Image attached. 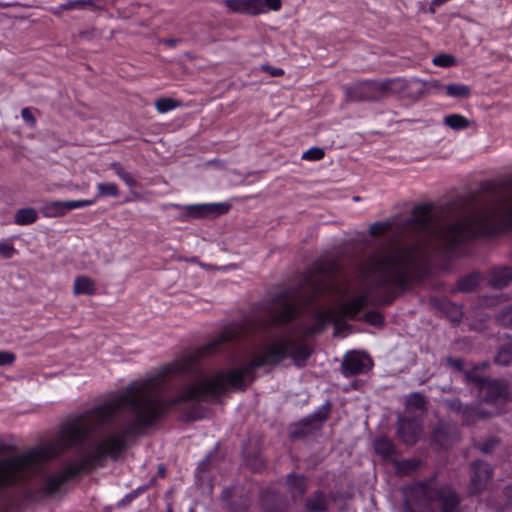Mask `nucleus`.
Masks as SVG:
<instances>
[{
	"instance_id": "1",
	"label": "nucleus",
	"mask_w": 512,
	"mask_h": 512,
	"mask_svg": "<svg viewBox=\"0 0 512 512\" xmlns=\"http://www.w3.org/2000/svg\"><path fill=\"white\" fill-rule=\"evenodd\" d=\"M250 334H253V318L243 325L224 329L212 341L163 366L153 376L128 385L122 393L103 404L68 419L60 426L54 440L0 460V490L39 475L46 461L72 447L83 446L99 427L114 420L116 422L111 433L102 436L61 470L47 475L39 493L53 496L80 472L91 470L106 457L116 459L126 448L128 437L137 436L143 428L154 424L173 406L193 401L192 397L186 395L187 386L176 397L165 399L163 393L170 378L192 371L200 359L216 353L221 345Z\"/></svg>"
},
{
	"instance_id": "2",
	"label": "nucleus",
	"mask_w": 512,
	"mask_h": 512,
	"mask_svg": "<svg viewBox=\"0 0 512 512\" xmlns=\"http://www.w3.org/2000/svg\"><path fill=\"white\" fill-rule=\"evenodd\" d=\"M486 190V198L459 197L442 205L435 213H432V203L418 204L411 217L395 225L390 222L371 224L370 235L379 236L392 230L395 244L370 253L360 264V281L367 282V289L340 304L338 313L354 318L377 291L408 285L418 266L420 245L403 244L401 240L404 238L434 237L446 246H453L512 228V181L489 183Z\"/></svg>"
},
{
	"instance_id": "3",
	"label": "nucleus",
	"mask_w": 512,
	"mask_h": 512,
	"mask_svg": "<svg viewBox=\"0 0 512 512\" xmlns=\"http://www.w3.org/2000/svg\"><path fill=\"white\" fill-rule=\"evenodd\" d=\"M315 323L311 326L297 324L292 331L282 333L278 338L269 344L262 345L256 352L253 359L242 367L232 369L228 372H217L212 377H201L187 385V396L192 400L201 401L215 399L224 394L228 387L245 389L246 379L249 382L254 380V370L268 365H277L289 357L298 367L305 365L312 354V349L304 342L303 338L313 336L322 331L328 322H335V335H343L349 328L345 322L335 319L333 310H315L313 312Z\"/></svg>"
},
{
	"instance_id": "4",
	"label": "nucleus",
	"mask_w": 512,
	"mask_h": 512,
	"mask_svg": "<svg viewBox=\"0 0 512 512\" xmlns=\"http://www.w3.org/2000/svg\"><path fill=\"white\" fill-rule=\"evenodd\" d=\"M391 80L361 81L344 87L346 98L353 102L378 101L391 90Z\"/></svg>"
},
{
	"instance_id": "5",
	"label": "nucleus",
	"mask_w": 512,
	"mask_h": 512,
	"mask_svg": "<svg viewBox=\"0 0 512 512\" xmlns=\"http://www.w3.org/2000/svg\"><path fill=\"white\" fill-rule=\"evenodd\" d=\"M328 414L329 407L324 406L314 414L303 418L291 427L290 437L292 439H300L313 431L319 430L328 418Z\"/></svg>"
},
{
	"instance_id": "6",
	"label": "nucleus",
	"mask_w": 512,
	"mask_h": 512,
	"mask_svg": "<svg viewBox=\"0 0 512 512\" xmlns=\"http://www.w3.org/2000/svg\"><path fill=\"white\" fill-rule=\"evenodd\" d=\"M306 282L309 290V296L304 300L306 304L312 303L332 287L330 272L322 266L312 271L308 275Z\"/></svg>"
},
{
	"instance_id": "7",
	"label": "nucleus",
	"mask_w": 512,
	"mask_h": 512,
	"mask_svg": "<svg viewBox=\"0 0 512 512\" xmlns=\"http://www.w3.org/2000/svg\"><path fill=\"white\" fill-rule=\"evenodd\" d=\"M263 512H290L291 504L287 497L273 488L263 489L259 494Z\"/></svg>"
},
{
	"instance_id": "8",
	"label": "nucleus",
	"mask_w": 512,
	"mask_h": 512,
	"mask_svg": "<svg viewBox=\"0 0 512 512\" xmlns=\"http://www.w3.org/2000/svg\"><path fill=\"white\" fill-rule=\"evenodd\" d=\"M483 392V402L497 404L512 401V386L504 380H490Z\"/></svg>"
},
{
	"instance_id": "9",
	"label": "nucleus",
	"mask_w": 512,
	"mask_h": 512,
	"mask_svg": "<svg viewBox=\"0 0 512 512\" xmlns=\"http://www.w3.org/2000/svg\"><path fill=\"white\" fill-rule=\"evenodd\" d=\"M443 403L450 411L459 415L466 424H472L480 419H486L491 416L490 413L478 407L464 405L458 398L445 399Z\"/></svg>"
},
{
	"instance_id": "10",
	"label": "nucleus",
	"mask_w": 512,
	"mask_h": 512,
	"mask_svg": "<svg viewBox=\"0 0 512 512\" xmlns=\"http://www.w3.org/2000/svg\"><path fill=\"white\" fill-rule=\"evenodd\" d=\"M92 203V200L49 201L42 206L41 212L49 218L62 217L70 210L86 207Z\"/></svg>"
},
{
	"instance_id": "11",
	"label": "nucleus",
	"mask_w": 512,
	"mask_h": 512,
	"mask_svg": "<svg viewBox=\"0 0 512 512\" xmlns=\"http://www.w3.org/2000/svg\"><path fill=\"white\" fill-rule=\"evenodd\" d=\"M230 206L225 203L189 205L185 209L184 217L207 218L216 217L228 212Z\"/></svg>"
},
{
	"instance_id": "12",
	"label": "nucleus",
	"mask_w": 512,
	"mask_h": 512,
	"mask_svg": "<svg viewBox=\"0 0 512 512\" xmlns=\"http://www.w3.org/2000/svg\"><path fill=\"white\" fill-rule=\"evenodd\" d=\"M492 468L489 464L476 460L471 464V489L474 493L482 490L492 477Z\"/></svg>"
},
{
	"instance_id": "13",
	"label": "nucleus",
	"mask_w": 512,
	"mask_h": 512,
	"mask_svg": "<svg viewBox=\"0 0 512 512\" xmlns=\"http://www.w3.org/2000/svg\"><path fill=\"white\" fill-rule=\"evenodd\" d=\"M372 366L370 358L359 354H347L342 363V373L345 376L356 375L369 370Z\"/></svg>"
},
{
	"instance_id": "14",
	"label": "nucleus",
	"mask_w": 512,
	"mask_h": 512,
	"mask_svg": "<svg viewBox=\"0 0 512 512\" xmlns=\"http://www.w3.org/2000/svg\"><path fill=\"white\" fill-rule=\"evenodd\" d=\"M225 7L237 14L258 16L263 14L261 0H224Z\"/></svg>"
},
{
	"instance_id": "15",
	"label": "nucleus",
	"mask_w": 512,
	"mask_h": 512,
	"mask_svg": "<svg viewBox=\"0 0 512 512\" xmlns=\"http://www.w3.org/2000/svg\"><path fill=\"white\" fill-rule=\"evenodd\" d=\"M398 434L405 444L413 445L421 435V428L413 420L400 418L398 421Z\"/></svg>"
},
{
	"instance_id": "16",
	"label": "nucleus",
	"mask_w": 512,
	"mask_h": 512,
	"mask_svg": "<svg viewBox=\"0 0 512 512\" xmlns=\"http://www.w3.org/2000/svg\"><path fill=\"white\" fill-rule=\"evenodd\" d=\"M287 491L293 501L301 499L308 490V478L302 474L290 473L286 478Z\"/></svg>"
},
{
	"instance_id": "17",
	"label": "nucleus",
	"mask_w": 512,
	"mask_h": 512,
	"mask_svg": "<svg viewBox=\"0 0 512 512\" xmlns=\"http://www.w3.org/2000/svg\"><path fill=\"white\" fill-rule=\"evenodd\" d=\"M330 506V498L322 490L312 492L304 502L306 512H328Z\"/></svg>"
},
{
	"instance_id": "18",
	"label": "nucleus",
	"mask_w": 512,
	"mask_h": 512,
	"mask_svg": "<svg viewBox=\"0 0 512 512\" xmlns=\"http://www.w3.org/2000/svg\"><path fill=\"white\" fill-rule=\"evenodd\" d=\"M488 283L493 288L502 289L512 283V268L499 266L492 268L488 273Z\"/></svg>"
},
{
	"instance_id": "19",
	"label": "nucleus",
	"mask_w": 512,
	"mask_h": 512,
	"mask_svg": "<svg viewBox=\"0 0 512 512\" xmlns=\"http://www.w3.org/2000/svg\"><path fill=\"white\" fill-rule=\"evenodd\" d=\"M374 450L386 461H395L396 449L391 440L386 437H379L374 440Z\"/></svg>"
},
{
	"instance_id": "20",
	"label": "nucleus",
	"mask_w": 512,
	"mask_h": 512,
	"mask_svg": "<svg viewBox=\"0 0 512 512\" xmlns=\"http://www.w3.org/2000/svg\"><path fill=\"white\" fill-rule=\"evenodd\" d=\"M451 427L445 423H439L433 433L432 442L441 448H446L452 443Z\"/></svg>"
},
{
	"instance_id": "21",
	"label": "nucleus",
	"mask_w": 512,
	"mask_h": 512,
	"mask_svg": "<svg viewBox=\"0 0 512 512\" xmlns=\"http://www.w3.org/2000/svg\"><path fill=\"white\" fill-rule=\"evenodd\" d=\"M96 292L94 281L87 276H78L74 281V295H93Z\"/></svg>"
},
{
	"instance_id": "22",
	"label": "nucleus",
	"mask_w": 512,
	"mask_h": 512,
	"mask_svg": "<svg viewBox=\"0 0 512 512\" xmlns=\"http://www.w3.org/2000/svg\"><path fill=\"white\" fill-rule=\"evenodd\" d=\"M445 93L453 98H468L471 94V88L465 84L451 83L443 86Z\"/></svg>"
},
{
	"instance_id": "23",
	"label": "nucleus",
	"mask_w": 512,
	"mask_h": 512,
	"mask_svg": "<svg viewBox=\"0 0 512 512\" xmlns=\"http://www.w3.org/2000/svg\"><path fill=\"white\" fill-rule=\"evenodd\" d=\"M38 218L36 209L32 207L22 208L16 211L14 221L18 225H29L34 223Z\"/></svg>"
},
{
	"instance_id": "24",
	"label": "nucleus",
	"mask_w": 512,
	"mask_h": 512,
	"mask_svg": "<svg viewBox=\"0 0 512 512\" xmlns=\"http://www.w3.org/2000/svg\"><path fill=\"white\" fill-rule=\"evenodd\" d=\"M444 124L453 130L459 131L467 129L470 123L469 120L463 115L450 114L445 116Z\"/></svg>"
},
{
	"instance_id": "25",
	"label": "nucleus",
	"mask_w": 512,
	"mask_h": 512,
	"mask_svg": "<svg viewBox=\"0 0 512 512\" xmlns=\"http://www.w3.org/2000/svg\"><path fill=\"white\" fill-rule=\"evenodd\" d=\"M480 283V274L472 273L458 281V290L462 292H472Z\"/></svg>"
},
{
	"instance_id": "26",
	"label": "nucleus",
	"mask_w": 512,
	"mask_h": 512,
	"mask_svg": "<svg viewBox=\"0 0 512 512\" xmlns=\"http://www.w3.org/2000/svg\"><path fill=\"white\" fill-rule=\"evenodd\" d=\"M62 8L65 10H94L96 3L95 0H67L66 3L62 4Z\"/></svg>"
},
{
	"instance_id": "27",
	"label": "nucleus",
	"mask_w": 512,
	"mask_h": 512,
	"mask_svg": "<svg viewBox=\"0 0 512 512\" xmlns=\"http://www.w3.org/2000/svg\"><path fill=\"white\" fill-rule=\"evenodd\" d=\"M427 400L426 397L420 393H411L407 396L406 405L410 409L425 410Z\"/></svg>"
},
{
	"instance_id": "28",
	"label": "nucleus",
	"mask_w": 512,
	"mask_h": 512,
	"mask_svg": "<svg viewBox=\"0 0 512 512\" xmlns=\"http://www.w3.org/2000/svg\"><path fill=\"white\" fill-rule=\"evenodd\" d=\"M395 463L396 471L399 474L406 475L414 470H416L419 465L420 461L416 459H407V460H401V461H393Z\"/></svg>"
},
{
	"instance_id": "29",
	"label": "nucleus",
	"mask_w": 512,
	"mask_h": 512,
	"mask_svg": "<svg viewBox=\"0 0 512 512\" xmlns=\"http://www.w3.org/2000/svg\"><path fill=\"white\" fill-rule=\"evenodd\" d=\"M179 106V103L172 98H159L155 101V108L159 113H167Z\"/></svg>"
},
{
	"instance_id": "30",
	"label": "nucleus",
	"mask_w": 512,
	"mask_h": 512,
	"mask_svg": "<svg viewBox=\"0 0 512 512\" xmlns=\"http://www.w3.org/2000/svg\"><path fill=\"white\" fill-rule=\"evenodd\" d=\"M494 361L498 365L508 366L512 363V349L510 347H501Z\"/></svg>"
},
{
	"instance_id": "31",
	"label": "nucleus",
	"mask_w": 512,
	"mask_h": 512,
	"mask_svg": "<svg viewBox=\"0 0 512 512\" xmlns=\"http://www.w3.org/2000/svg\"><path fill=\"white\" fill-rule=\"evenodd\" d=\"M113 169L117 173V175L129 186L134 187L136 186V180L134 177L125 171L118 163L114 162L112 164Z\"/></svg>"
},
{
	"instance_id": "32",
	"label": "nucleus",
	"mask_w": 512,
	"mask_h": 512,
	"mask_svg": "<svg viewBox=\"0 0 512 512\" xmlns=\"http://www.w3.org/2000/svg\"><path fill=\"white\" fill-rule=\"evenodd\" d=\"M97 188L101 196L117 197L119 195L118 187L114 183H100Z\"/></svg>"
},
{
	"instance_id": "33",
	"label": "nucleus",
	"mask_w": 512,
	"mask_h": 512,
	"mask_svg": "<svg viewBox=\"0 0 512 512\" xmlns=\"http://www.w3.org/2000/svg\"><path fill=\"white\" fill-rule=\"evenodd\" d=\"M324 156V149L320 147H311L302 154L301 160H322Z\"/></svg>"
},
{
	"instance_id": "34",
	"label": "nucleus",
	"mask_w": 512,
	"mask_h": 512,
	"mask_svg": "<svg viewBox=\"0 0 512 512\" xmlns=\"http://www.w3.org/2000/svg\"><path fill=\"white\" fill-rule=\"evenodd\" d=\"M455 63V58L449 54H439L434 57L433 64L439 67L448 68L453 66Z\"/></svg>"
},
{
	"instance_id": "35",
	"label": "nucleus",
	"mask_w": 512,
	"mask_h": 512,
	"mask_svg": "<svg viewBox=\"0 0 512 512\" xmlns=\"http://www.w3.org/2000/svg\"><path fill=\"white\" fill-rule=\"evenodd\" d=\"M21 117L23 121L30 127L35 128L37 125V119L34 116L33 110L29 107H25L21 110Z\"/></svg>"
},
{
	"instance_id": "36",
	"label": "nucleus",
	"mask_w": 512,
	"mask_h": 512,
	"mask_svg": "<svg viewBox=\"0 0 512 512\" xmlns=\"http://www.w3.org/2000/svg\"><path fill=\"white\" fill-rule=\"evenodd\" d=\"M497 320L504 326L512 328V306L503 309L497 316Z\"/></svg>"
},
{
	"instance_id": "37",
	"label": "nucleus",
	"mask_w": 512,
	"mask_h": 512,
	"mask_svg": "<svg viewBox=\"0 0 512 512\" xmlns=\"http://www.w3.org/2000/svg\"><path fill=\"white\" fill-rule=\"evenodd\" d=\"M364 319L367 323L379 326L383 324V316L377 311H368L364 314Z\"/></svg>"
},
{
	"instance_id": "38",
	"label": "nucleus",
	"mask_w": 512,
	"mask_h": 512,
	"mask_svg": "<svg viewBox=\"0 0 512 512\" xmlns=\"http://www.w3.org/2000/svg\"><path fill=\"white\" fill-rule=\"evenodd\" d=\"M263 14L268 10L279 11L282 7L281 0H261Z\"/></svg>"
},
{
	"instance_id": "39",
	"label": "nucleus",
	"mask_w": 512,
	"mask_h": 512,
	"mask_svg": "<svg viewBox=\"0 0 512 512\" xmlns=\"http://www.w3.org/2000/svg\"><path fill=\"white\" fill-rule=\"evenodd\" d=\"M466 379H467V381H470V382H473L474 384H476L481 391L484 390L486 383L490 381L487 378H484V377L478 376V375H474L471 373H466Z\"/></svg>"
},
{
	"instance_id": "40",
	"label": "nucleus",
	"mask_w": 512,
	"mask_h": 512,
	"mask_svg": "<svg viewBox=\"0 0 512 512\" xmlns=\"http://www.w3.org/2000/svg\"><path fill=\"white\" fill-rule=\"evenodd\" d=\"M15 354L8 351L0 352V366L11 365L15 361Z\"/></svg>"
},
{
	"instance_id": "41",
	"label": "nucleus",
	"mask_w": 512,
	"mask_h": 512,
	"mask_svg": "<svg viewBox=\"0 0 512 512\" xmlns=\"http://www.w3.org/2000/svg\"><path fill=\"white\" fill-rule=\"evenodd\" d=\"M16 250L13 246L7 244V243H4V242H0V254L6 258V259H9L11 258L14 254H15Z\"/></svg>"
},
{
	"instance_id": "42",
	"label": "nucleus",
	"mask_w": 512,
	"mask_h": 512,
	"mask_svg": "<svg viewBox=\"0 0 512 512\" xmlns=\"http://www.w3.org/2000/svg\"><path fill=\"white\" fill-rule=\"evenodd\" d=\"M262 70L268 72L273 77H279L284 75V70L282 68L272 67L269 65H263Z\"/></svg>"
},
{
	"instance_id": "43",
	"label": "nucleus",
	"mask_w": 512,
	"mask_h": 512,
	"mask_svg": "<svg viewBox=\"0 0 512 512\" xmlns=\"http://www.w3.org/2000/svg\"><path fill=\"white\" fill-rule=\"evenodd\" d=\"M14 450V447L0 439V457L9 456Z\"/></svg>"
},
{
	"instance_id": "44",
	"label": "nucleus",
	"mask_w": 512,
	"mask_h": 512,
	"mask_svg": "<svg viewBox=\"0 0 512 512\" xmlns=\"http://www.w3.org/2000/svg\"><path fill=\"white\" fill-rule=\"evenodd\" d=\"M446 362L453 368H455L458 371H461L463 369V360L462 359H455L452 357H447Z\"/></svg>"
},
{
	"instance_id": "45",
	"label": "nucleus",
	"mask_w": 512,
	"mask_h": 512,
	"mask_svg": "<svg viewBox=\"0 0 512 512\" xmlns=\"http://www.w3.org/2000/svg\"><path fill=\"white\" fill-rule=\"evenodd\" d=\"M497 444H498V440H496L494 438L490 439L482 445L481 450L484 453H490Z\"/></svg>"
},
{
	"instance_id": "46",
	"label": "nucleus",
	"mask_w": 512,
	"mask_h": 512,
	"mask_svg": "<svg viewBox=\"0 0 512 512\" xmlns=\"http://www.w3.org/2000/svg\"><path fill=\"white\" fill-rule=\"evenodd\" d=\"M210 459H211V454L207 455L205 457V459L199 463L198 470L200 472H206V471L209 470V468H210V466H209Z\"/></svg>"
},
{
	"instance_id": "47",
	"label": "nucleus",
	"mask_w": 512,
	"mask_h": 512,
	"mask_svg": "<svg viewBox=\"0 0 512 512\" xmlns=\"http://www.w3.org/2000/svg\"><path fill=\"white\" fill-rule=\"evenodd\" d=\"M507 506L512 509V484L506 489Z\"/></svg>"
},
{
	"instance_id": "48",
	"label": "nucleus",
	"mask_w": 512,
	"mask_h": 512,
	"mask_svg": "<svg viewBox=\"0 0 512 512\" xmlns=\"http://www.w3.org/2000/svg\"><path fill=\"white\" fill-rule=\"evenodd\" d=\"M394 300V296L386 295L378 300V303L383 305H389Z\"/></svg>"
},
{
	"instance_id": "49",
	"label": "nucleus",
	"mask_w": 512,
	"mask_h": 512,
	"mask_svg": "<svg viewBox=\"0 0 512 512\" xmlns=\"http://www.w3.org/2000/svg\"><path fill=\"white\" fill-rule=\"evenodd\" d=\"M158 474L161 476V477H164L165 474H166V467L163 465V464H160L158 466Z\"/></svg>"
},
{
	"instance_id": "50",
	"label": "nucleus",
	"mask_w": 512,
	"mask_h": 512,
	"mask_svg": "<svg viewBox=\"0 0 512 512\" xmlns=\"http://www.w3.org/2000/svg\"><path fill=\"white\" fill-rule=\"evenodd\" d=\"M167 512H173L171 507H168Z\"/></svg>"
},
{
	"instance_id": "51",
	"label": "nucleus",
	"mask_w": 512,
	"mask_h": 512,
	"mask_svg": "<svg viewBox=\"0 0 512 512\" xmlns=\"http://www.w3.org/2000/svg\"><path fill=\"white\" fill-rule=\"evenodd\" d=\"M189 512H194V510H193V509H190V511H189Z\"/></svg>"
}]
</instances>
